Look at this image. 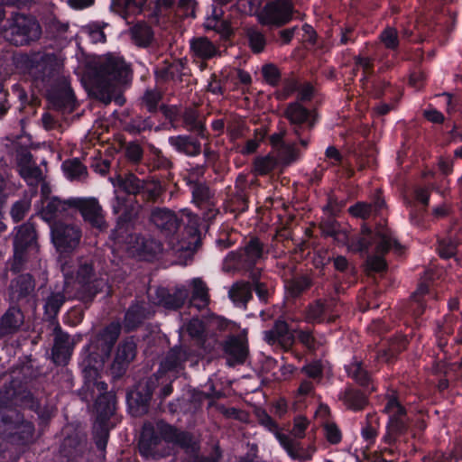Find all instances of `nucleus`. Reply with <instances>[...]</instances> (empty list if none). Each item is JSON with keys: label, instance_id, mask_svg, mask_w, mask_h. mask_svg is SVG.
I'll return each instance as SVG.
<instances>
[{"label": "nucleus", "instance_id": "bf43d9fd", "mask_svg": "<svg viewBox=\"0 0 462 462\" xmlns=\"http://www.w3.org/2000/svg\"><path fill=\"white\" fill-rule=\"evenodd\" d=\"M300 82L295 78L285 79L282 82V88L276 92V98L284 101L297 93L300 87Z\"/></svg>", "mask_w": 462, "mask_h": 462}, {"label": "nucleus", "instance_id": "2f4dec72", "mask_svg": "<svg viewBox=\"0 0 462 462\" xmlns=\"http://www.w3.org/2000/svg\"><path fill=\"white\" fill-rule=\"evenodd\" d=\"M162 93L155 88H147L143 96L139 98V106L140 109L149 115L154 116V117L158 118L160 123L162 122V116H160V110L162 106Z\"/></svg>", "mask_w": 462, "mask_h": 462}, {"label": "nucleus", "instance_id": "4be33fe9", "mask_svg": "<svg viewBox=\"0 0 462 462\" xmlns=\"http://www.w3.org/2000/svg\"><path fill=\"white\" fill-rule=\"evenodd\" d=\"M264 340L272 346L289 352L295 343V336L287 322L277 320L271 329L264 331Z\"/></svg>", "mask_w": 462, "mask_h": 462}, {"label": "nucleus", "instance_id": "cd10ccee", "mask_svg": "<svg viewBox=\"0 0 462 462\" xmlns=\"http://www.w3.org/2000/svg\"><path fill=\"white\" fill-rule=\"evenodd\" d=\"M162 442L156 425L144 423L139 440V451L143 457H154Z\"/></svg>", "mask_w": 462, "mask_h": 462}, {"label": "nucleus", "instance_id": "c03bdc74", "mask_svg": "<svg viewBox=\"0 0 462 462\" xmlns=\"http://www.w3.org/2000/svg\"><path fill=\"white\" fill-rule=\"evenodd\" d=\"M228 295L236 306L245 308L246 304L253 299L250 282L234 283L228 291Z\"/></svg>", "mask_w": 462, "mask_h": 462}, {"label": "nucleus", "instance_id": "20e7f679", "mask_svg": "<svg viewBox=\"0 0 462 462\" xmlns=\"http://www.w3.org/2000/svg\"><path fill=\"white\" fill-rule=\"evenodd\" d=\"M322 235L333 237L334 241L340 245L347 244L348 248L353 252H364L374 245V254L367 257V266L374 272H381L386 268L384 254L392 248L401 250L400 244L393 238L391 230L379 226L374 231L363 227L358 237L349 242L348 234L342 229L335 220H329L319 226Z\"/></svg>", "mask_w": 462, "mask_h": 462}, {"label": "nucleus", "instance_id": "6e6552de", "mask_svg": "<svg viewBox=\"0 0 462 462\" xmlns=\"http://www.w3.org/2000/svg\"><path fill=\"white\" fill-rule=\"evenodd\" d=\"M265 247L263 242L258 236H254L245 241V245L239 252H229L226 260L232 262L234 267H241L250 273L251 270L258 269L257 263L266 257L268 250Z\"/></svg>", "mask_w": 462, "mask_h": 462}, {"label": "nucleus", "instance_id": "79ce46f5", "mask_svg": "<svg viewBox=\"0 0 462 462\" xmlns=\"http://www.w3.org/2000/svg\"><path fill=\"white\" fill-rule=\"evenodd\" d=\"M301 373L307 376V379L301 381L298 388V396L305 398L315 393V387L310 379L318 378V360H313L310 364L304 365L301 368Z\"/></svg>", "mask_w": 462, "mask_h": 462}, {"label": "nucleus", "instance_id": "0eeeda50", "mask_svg": "<svg viewBox=\"0 0 462 462\" xmlns=\"http://www.w3.org/2000/svg\"><path fill=\"white\" fill-rule=\"evenodd\" d=\"M16 233L14 236V256L11 264V271L14 273L22 272L31 255L37 253L39 245L34 225L26 222L14 228Z\"/></svg>", "mask_w": 462, "mask_h": 462}, {"label": "nucleus", "instance_id": "4468645a", "mask_svg": "<svg viewBox=\"0 0 462 462\" xmlns=\"http://www.w3.org/2000/svg\"><path fill=\"white\" fill-rule=\"evenodd\" d=\"M82 232L74 224L55 221L51 225V238L56 250L60 253H71L79 245Z\"/></svg>", "mask_w": 462, "mask_h": 462}, {"label": "nucleus", "instance_id": "2eb2a0df", "mask_svg": "<svg viewBox=\"0 0 462 462\" xmlns=\"http://www.w3.org/2000/svg\"><path fill=\"white\" fill-rule=\"evenodd\" d=\"M47 99L51 106L61 113L70 114L76 108V97L69 82L58 79L47 91Z\"/></svg>", "mask_w": 462, "mask_h": 462}, {"label": "nucleus", "instance_id": "5fc2aeb1", "mask_svg": "<svg viewBox=\"0 0 462 462\" xmlns=\"http://www.w3.org/2000/svg\"><path fill=\"white\" fill-rule=\"evenodd\" d=\"M192 201L198 206L208 203L210 200L211 193L206 183L194 181L189 183Z\"/></svg>", "mask_w": 462, "mask_h": 462}, {"label": "nucleus", "instance_id": "f3484780", "mask_svg": "<svg viewBox=\"0 0 462 462\" xmlns=\"http://www.w3.org/2000/svg\"><path fill=\"white\" fill-rule=\"evenodd\" d=\"M155 314L152 306L144 300H134L131 302L124 317V328L126 332H134L142 327L146 320Z\"/></svg>", "mask_w": 462, "mask_h": 462}, {"label": "nucleus", "instance_id": "bb28decb", "mask_svg": "<svg viewBox=\"0 0 462 462\" xmlns=\"http://www.w3.org/2000/svg\"><path fill=\"white\" fill-rule=\"evenodd\" d=\"M88 439L86 434L75 432L67 436L60 448V453L68 458L69 462H78L88 451Z\"/></svg>", "mask_w": 462, "mask_h": 462}, {"label": "nucleus", "instance_id": "4d7b16f0", "mask_svg": "<svg viewBox=\"0 0 462 462\" xmlns=\"http://www.w3.org/2000/svg\"><path fill=\"white\" fill-rule=\"evenodd\" d=\"M14 62L17 69L29 73L32 72L34 69H37L40 65L38 56L30 55L27 53H22L15 56Z\"/></svg>", "mask_w": 462, "mask_h": 462}, {"label": "nucleus", "instance_id": "37998d69", "mask_svg": "<svg viewBox=\"0 0 462 462\" xmlns=\"http://www.w3.org/2000/svg\"><path fill=\"white\" fill-rule=\"evenodd\" d=\"M313 285L312 279L307 275H300L292 278L285 282L287 298L297 300Z\"/></svg>", "mask_w": 462, "mask_h": 462}, {"label": "nucleus", "instance_id": "393cba45", "mask_svg": "<svg viewBox=\"0 0 462 462\" xmlns=\"http://www.w3.org/2000/svg\"><path fill=\"white\" fill-rule=\"evenodd\" d=\"M189 292L186 288H176L173 292L166 288L160 286L155 290L156 304L170 310H178L183 307Z\"/></svg>", "mask_w": 462, "mask_h": 462}, {"label": "nucleus", "instance_id": "6ab92c4d", "mask_svg": "<svg viewBox=\"0 0 462 462\" xmlns=\"http://www.w3.org/2000/svg\"><path fill=\"white\" fill-rule=\"evenodd\" d=\"M124 131L132 135L141 134L147 131L154 130L160 132L166 128L165 123H160L154 116L147 114H132L125 116L122 121Z\"/></svg>", "mask_w": 462, "mask_h": 462}, {"label": "nucleus", "instance_id": "ea45409f", "mask_svg": "<svg viewBox=\"0 0 462 462\" xmlns=\"http://www.w3.org/2000/svg\"><path fill=\"white\" fill-rule=\"evenodd\" d=\"M68 208H71L69 207L68 199L60 200L57 197H53L51 199H47L46 204L42 206L41 216L44 221L51 225L56 221L55 219L60 215H63Z\"/></svg>", "mask_w": 462, "mask_h": 462}, {"label": "nucleus", "instance_id": "f8f14e48", "mask_svg": "<svg viewBox=\"0 0 462 462\" xmlns=\"http://www.w3.org/2000/svg\"><path fill=\"white\" fill-rule=\"evenodd\" d=\"M384 411L389 415V422L383 440L384 443L392 445L407 431L409 427V419L405 409L394 397H390L384 406Z\"/></svg>", "mask_w": 462, "mask_h": 462}, {"label": "nucleus", "instance_id": "aec40b11", "mask_svg": "<svg viewBox=\"0 0 462 462\" xmlns=\"http://www.w3.org/2000/svg\"><path fill=\"white\" fill-rule=\"evenodd\" d=\"M68 203L69 207L79 210L83 219L91 226L103 229L105 220L101 214V207L96 199L70 198Z\"/></svg>", "mask_w": 462, "mask_h": 462}, {"label": "nucleus", "instance_id": "e433bc0d", "mask_svg": "<svg viewBox=\"0 0 462 462\" xmlns=\"http://www.w3.org/2000/svg\"><path fill=\"white\" fill-rule=\"evenodd\" d=\"M131 39L140 48L149 47L154 40V32L144 21H139L130 28Z\"/></svg>", "mask_w": 462, "mask_h": 462}, {"label": "nucleus", "instance_id": "423d86ee", "mask_svg": "<svg viewBox=\"0 0 462 462\" xmlns=\"http://www.w3.org/2000/svg\"><path fill=\"white\" fill-rule=\"evenodd\" d=\"M2 35L14 46L30 45L41 38L42 27L35 17L14 13L3 26Z\"/></svg>", "mask_w": 462, "mask_h": 462}, {"label": "nucleus", "instance_id": "f03ea898", "mask_svg": "<svg viewBox=\"0 0 462 462\" xmlns=\"http://www.w3.org/2000/svg\"><path fill=\"white\" fill-rule=\"evenodd\" d=\"M15 407L30 410L37 415L42 428L49 426L57 413L56 405L45 395H35L20 383L11 381L0 390V435L18 445L28 444L34 434V425L26 420Z\"/></svg>", "mask_w": 462, "mask_h": 462}, {"label": "nucleus", "instance_id": "603ef678", "mask_svg": "<svg viewBox=\"0 0 462 462\" xmlns=\"http://www.w3.org/2000/svg\"><path fill=\"white\" fill-rule=\"evenodd\" d=\"M145 0H111V8L125 16L132 13L141 12Z\"/></svg>", "mask_w": 462, "mask_h": 462}, {"label": "nucleus", "instance_id": "a211bd4d", "mask_svg": "<svg viewBox=\"0 0 462 462\" xmlns=\"http://www.w3.org/2000/svg\"><path fill=\"white\" fill-rule=\"evenodd\" d=\"M220 6L212 5L210 11L207 12V17L204 22L206 31H213L223 38L230 37L234 32L229 20L224 17L225 12L222 8L231 3L233 0H213Z\"/></svg>", "mask_w": 462, "mask_h": 462}, {"label": "nucleus", "instance_id": "c9c22d12", "mask_svg": "<svg viewBox=\"0 0 462 462\" xmlns=\"http://www.w3.org/2000/svg\"><path fill=\"white\" fill-rule=\"evenodd\" d=\"M225 210L235 214L236 217L248 209L249 199L245 189H236L235 191L227 195L224 202Z\"/></svg>", "mask_w": 462, "mask_h": 462}, {"label": "nucleus", "instance_id": "774afa93", "mask_svg": "<svg viewBox=\"0 0 462 462\" xmlns=\"http://www.w3.org/2000/svg\"><path fill=\"white\" fill-rule=\"evenodd\" d=\"M347 373L354 380L361 385H367L369 383V375L363 368L362 364L355 362L347 367Z\"/></svg>", "mask_w": 462, "mask_h": 462}, {"label": "nucleus", "instance_id": "dca6fc26", "mask_svg": "<svg viewBox=\"0 0 462 462\" xmlns=\"http://www.w3.org/2000/svg\"><path fill=\"white\" fill-rule=\"evenodd\" d=\"M293 5L289 0H273L263 7L259 20L263 25L282 26L292 18Z\"/></svg>", "mask_w": 462, "mask_h": 462}, {"label": "nucleus", "instance_id": "e2e57ef3", "mask_svg": "<svg viewBox=\"0 0 462 462\" xmlns=\"http://www.w3.org/2000/svg\"><path fill=\"white\" fill-rule=\"evenodd\" d=\"M62 169L70 179H78L87 173L86 166L78 158L65 161Z\"/></svg>", "mask_w": 462, "mask_h": 462}, {"label": "nucleus", "instance_id": "8fccbe9b", "mask_svg": "<svg viewBox=\"0 0 462 462\" xmlns=\"http://www.w3.org/2000/svg\"><path fill=\"white\" fill-rule=\"evenodd\" d=\"M65 302L66 297L62 291L51 292L45 300L43 305L44 314L49 319L56 318Z\"/></svg>", "mask_w": 462, "mask_h": 462}, {"label": "nucleus", "instance_id": "9d476101", "mask_svg": "<svg viewBox=\"0 0 462 462\" xmlns=\"http://www.w3.org/2000/svg\"><path fill=\"white\" fill-rule=\"evenodd\" d=\"M158 383L157 377H150L145 382L138 383L127 392L126 404L132 416L141 417L148 413L150 402Z\"/></svg>", "mask_w": 462, "mask_h": 462}, {"label": "nucleus", "instance_id": "3c124183", "mask_svg": "<svg viewBox=\"0 0 462 462\" xmlns=\"http://www.w3.org/2000/svg\"><path fill=\"white\" fill-rule=\"evenodd\" d=\"M246 39L251 51L254 54L262 53L267 44L265 34L256 27L246 30Z\"/></svg>", "mask_w": 462, "mask_h": 462}, {"label": "nucleus", "instance_id": "9b49d317", "mask_svg": "<svg viewBox=\"0 0 462 462\" xmlns=\"http://www.w3.org/2000/svg\"><path fill=\"white\" fill-rule=\"evenodd\" d=\"M259 421L262 426L274 434L280 445L292 459L305 461L311 458V456L298 440L281 431L279 424L265 411L259 414Z\"/></svg>", "mask_w": 462, "mask_h": 462}, {"label": "nucleus", "instance_id": "4c0bfd02", "mask_svg": "<svg viewBox=\"0 0 462 462\" xmlns=\"http://www.w3.org/2000/svg\"><path fill=\"white\" fill-rule=\"evenodd\" d=\"M269 141L276 155L280 156L282 163L289 165L295 161L296 152L291 145L284 142L282 133L273 134Z\"/></svg>", "mask_w": 462, "mask_h": 462}, {"label": "nucleus", "instance_id": "a19ab883", "mask_svg": "<svg viewBox=\"0 0 462 462\" xmlns=\"http://www.w3.org/2000/svg\"><path fill=\"white\" fill-rule=\"evenodd\" d=\"M191 293L189 297V305L197 309L206 307L209 302L208 288L201 278L191 280Z\"/></svg>", "mask_w": 462, "mask_h": 462}, {"label": "nucleus", "instance_id": "7c9ffc66", "mask_svg": "<svg viewBox=\"0 0 462 462\" xmlns=\"http://www.w3.org/2000/svg\"><path fill=\"white\" fill-rule=\"evenodd\" d=\"M224 352L229 357V361L242 365L248 356V346L246 341L237 336L229 337L224 343Z\"/></svg>", "mask_w": 462, "mask_h": 462}, {"label": "nucleus", "instance_id": "864d4df0", "mask_svg": "<svg viewBox=\"0 0 462 462\" xmlns=\"http://www.w3.org/2000/svg\"><path fill=\"white\" fill-rule=\"evenodd\" d=\"M182 112L173 105H166L162 104L161 110H160V116H162V122L166 124V128H168V125L178 128L180 124V118H181Z\"/></svg>", "mask_w": 462, "mask_h": 462}, {"label": "nucleus", "instance_id": "c85d7f7f", "mask_svg": "<svg viewBox=\"0 0 462 462\" xmlns=\"http://www.w3.org/2000/svg\"><path fill=\"white\" fill-rule=\"evenodd\" d=\"M180 125L200 139H208L205 118L201 117L194 108H185L181 115Z\"/></svg>", "mask_w": 462, "mask_h": 462}, {"label": "nucleus", "instance_id": "5701e85b", "mask_svg": "<svg viewBox=\"0 0 462 462\" xmlns=\"http://www.w3.org/2000/svg\"><path fill=\"white\" fill-rule=\"evenodd\" d=\"M155 425L162 440L171 443L183 449L193 448L195 442L193 436L189 431L180 430L163 420H158Z\"/></svg>", "mask_w": 462, "mask_h": 462}, {"label": "nucleus", "instance_id": "39448f33", "mask_svg": "<svg viewBox=\"0 0 462 462\" xmlns=\"http://www.w3.org/2000/svg\"><path fill=\"white\" fill-rule=\"evenodd\" d=\"M131 73L123 57L108 54L102 61L88 68L90 95L106 105L109 104L115 84L126 83Z\"/></svg>", "mask_w": 462, "mask_h": 462}, {"label": "nucleus", "instance_id": "13d9d810", "mask_svg": "<svg viewBox=\"0 0 462 462\" xmlns=\"http://www.w3.org/2000/svg\"><path fill=\"white\" fill-rule=\"evenodd\" d=\"M115 356L117 359L131 363L136 356V344L132 338L123 340L118 344Z\"/></svg>", "mask_w": 462, "mask_h": 462}, {"label": "nucleus", "instance_id": "a18cd8bd", "mask_svg": "<svg viewBox=\"0 0 462 462\" xmlns=\"http://www.w3.org/2000/svg\"><path fill=\"white\" fill-rule=\"evenodd\" d=\"M12 294L18 300L29 296L35 288V281L30 273L20 274L11 284Z\"/></svg>", "mask_w": 462, "mask_h": 462}, {"label": "nucleus", "instance_id": "473e14b6", "mask_svg": "<svg viewBox=\"0 0 462 462\" xmlns=\"http://www.w3.org/2000/svg\"><path fill=\"white\" fill-rule=\"evenodd\" d=\"M182 250L195 252L201 245V233L197 220H189L179 239Z\"/></svg>", "mask_w": 462, "mask_h": 462}, {"label": "nucleus", "instance_id": "a878e982", "mask_svg": "<svg viewBox=\"0 0 462 462\" xmlns=\"http://www.w3.org/2000/svg\"><path fill=\"white\" fill-rule=\"evenodd\" d=\"M152 223L166 236L173 235L180 226L177 215L166 208H155L150 215Z\"/></svg>", "mask_w": 462, "mask_h": 462}, {"label": "nucleus", "instance_id": "7ed1b4c3", "mask_svg": "<svg viewBox=\"0 0 462 462\" xmlns=\"http://www.w3.org/2000/svg\"><path fill=\"white\" fill-rule=\"evenodd\" d=\"M121 333V326L112 322L106 326L82 348L79 362L83 376L84 386L91 392L94 397L95 391L97 396L94 403L95 421L109 422L116 411V394L107 391V383L100 381V372L105 363L109 359L112 350Z\"/></svg>", "mask_w": 462, "mask_h": 462}, {"label": "nucleus", "instance_id": "b1692460", "mask_svg": "<svg viewBox=\"0 0 462 462\" xmlns=\"http://www.w3.org/2000/svg\"><path fill=\"white\" fill-rule=\"evenodd\" d=\"M248 277L252 286V292H255L261 303L268 304L274 293L275 281L263 273L262 269L251 270Z\"/></svg>", "mask_w": 462, "mask_h": 462}, {"label": "nucleus", "instance_id": "1a4fd4ad", "mask_svg": "<svg viewBox=\"0 0 462 462\" xmlns=\"http://www.w3.org/2000/svg\"><path fill=\"white\" fill-rule=\"evenodd\" d=\"M284 116L292 126V130L298 136L300 144L306 147L309 143L306 134L315 125L314 111L307 108L299 101H293L287 105Z\"/></svg>", "mask_w": 462, "mask_h": 462}, {"label": "nucleus", "instance_id": "09e8293b", "mask_svg": "<svg viewBox=\"0 0 462 462\" xmlns=\"http://www.w3.org/2000/svg\"><path fill=\"white\" fill-rule=\"evenodd\" d=\"M317 226L315 223H310V226L304 228V239L298 245V249L301 254L310 256L313 254V262L316 259L318 252L316 250V235L315 230Z\"/></svg>", "mask_w": 462, "mask_h": 462}, {"label": "nucleus", "instance_id": "ddd939ff", "mask_svg": "<svg viewBox=\"0 0 462 462\" xmlns=\"http://www.w3.org/2000/svg\"><path fill=\"white\" fill-rule=\"evenodd\" d=\"M76 282L80 285V298L85 303H91L95 297L106 286L102 278L96 276L92 262H82L79 264L76 272Z\"/></svg>", "mask_w": 462, "mask_h": 462}, {"label": "nucleus", "instance_id": "de8ad7c7", "mask_svg": "<svg viewBox=\"0 0 462 462\" xmlns=\"http://www.w3.org/2000/svg\"><path fill=\"white\" fill-rule=\"evenodd\" d=\"M109 422L95 421L92 428V439L97 449L105 453L110 437Z\"/></svg>", "mask_w": 462, "mask_h": 462}, {"label": "nucleus", "instance_id": "49530a36", "mask_svg": "<svg viewBox=\"0 0 462 462\" xmlns=\"http://www.w3.org/2000/svg\"><path fill=\"white\" fill-rule=\"evenodd\" d=\"M282 162L280 156L269 153L265 156H258L253 162V171L255 175L264 176L274 171Z\"/></svg>", "mask_w": 462, "mask_h": 462}, {"label": "nucleus", "instance_id": "338daca9", "mask_svg": "<svg viewBox=\"0 0 462 462\" xmlns=\"http://www.w3.org/2000/svg\"><path fill=\"white\" fill-rule=\"evenodd\" d=\"M20 175L29 185L38 184L42 180V172L38 166L22 165Z\"/></svg>", "mask_w": 462, "mask_h": 462}, {"label": "nucleus", "instance_id": "72a5a7b5", "mask_svg": "<svg viewBox=\"0 0 462 462\" xmlns=\"http://www.w3.org/2000/svg\"><path fill=\"white\" fill-rule=\"evenodd\" d=\"M190 51L194 59L211 60L219 51L217 47L206 36L193 37L189 41Z\"/></svg>", "mask_w": 462, "mask_h": 462}, {"label": "nucleus", "instance_id": "412c9836", "mask_svg": "<svg viewBox=\"0 0 462 462\" xmlns=\"http://www.w3.org/2000/svg\"><path fill=\"white\" fill-rule=\"evenodd\" d=\"M191 356V350L185 346H175L171 348L160 364L159 371L174 378L179 377L185 369V364Z\"/></svg>", "mask_w": 462, "mask_h": 462}, {"label": "nucleus", "instance_id": "69168bd1", "mask_svg": "<svg viewBox=\"0 0 462 462\" xmlns=\"http://www.w3.org/2000/svg\"><path fill=\"white\" fill-rule=\"evenodd\" d=\"M379 425V419L376 414H368L365 425L362 430L363 438L368 442H373L377 436Z\"/></svg>", "mask_w": 462, "mask_h": 462}, {"label": "nucleus", "instance_id": "0e129e2a", "mask_svg": "<svg viewBox=\"0 0 462 462\" xmlns=\"http://www.w3.org/2000/svg\"><path fill=\"white\" fill-rule=\"evenodd\" d=\"M263 80L272 87H277L282 80V73L276 65L273 63L265 64L261 69Z\"/></svg>", "mask_w": 462, "mask_h": 462}, {"label": "nucleus", "instance_id": "58836bf2", "mask_svg": "<svg viewBox=\"0 0 462 462\" xmlns=\"http://www.w3.org/2000/svg\"><path fill=\"white\" fill-rule=\"evenodd\" d=\"M185 64L180 60H174L171 63H165L155 71L156 77L164 82L182 81V77L186 75L184 72Z\"/></svg>", "mask_w": 462, "mask_h": 462}, {"label": "nucleus", "instance_id": "052dcab7", "mask_svg": "<svg viewBox=\"0 0 462 462\" xmlns=\"http://www.w3.org/2000/svg\"><path fill=\"white\" fill-rule=\"evenodd\" d=\"M343 400L346 406L354 410H360L367 403L365 396L359 391L353 389L345 392Z\"/></svg>", "mask_w": 462, "mask_h": 462}, {"label": "nucleus", "instance_id": "6e6d98bb", "mask_svg": "<svg viewBox=\"0 0 462 462\" xmlns=\"http://www.w3.org/2000/svg\"><path fill=\"white\" fill-rule=\"evenodd\" d=\"M323 435L330 445H337L342 440V431L337 423L330 420H325L321 422Z\"/></svg>", "mask_w": 462, "mask_h": 462}, {"label": "nucleus", "instance_id": "f704fd0d", "mask_svg": "<svg viewBox=\"0 0 462 462\" xmlns=\"http://www.w3.org/2000/svg\"><path fill=\"white\" fill-rule=\"evenodd\" d=\"M23 319V313L19 308L10 307L0 319L1 334H14L20 328Z\"/></svg>", "mask_w": 462, "mask_h": 462}, {"label": "nucleus", "instance_id": "680f3d73", "mask_svg": "<svg viewBox=\"0 0 462 462\" xmlns=\"http://www.w3.org/2000/svg\"><path fill=\"white\" fill-rule=\"evenodd\" d=\"M407 338L403 336H401L395 339H393L390 346L387 350H382L378 355L377 358L383 361L388 362L391 357H393L396 353L401 352L406 347Z\"/></svg>", "mask_w": 462, "mask_h": 462}, {"label": "nucleus", "instance_id": "f257e3e1", "mask_svg": "<svg viewBox=\"0 0 462 462\" xmlns=\"http://www.w3.org/2000/svg\"><path fill=\"white\" fill-rule=\"evenodd\" d=\"M110 200L116 226L111 236L128 245L129 250L143 260L152 261L162 251V245L149 235L133 232L142 205L163 202L164 189L160 182L144 181L134 174L118 176Z\"/></svg>", "mask_w": 462, "mask_h": 462}, {"label": "nucleus", "instance_id": "c756f323", "mask_svg": "<svg viewBox=\"0 0 462 462\" xmlns=\"http://www.w3.org/2000/svg\"><path fill=\"white\" fill-rule=\"evenodd\" d=\"M199 138V137L188 134H180L176 136H170L168 142L179 153L189 157H195L201 152V143Z\"/></svg>", "mask_w": 462, "mask_h": 462}]
</instances>
